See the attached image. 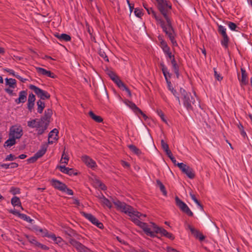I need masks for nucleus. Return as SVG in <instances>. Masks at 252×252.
Masks as SVG:
<instances>
[{"label": "nucleus", "instance_id": "1", "mask_svg": "<svg viewBox=\"0 0 252 252\" xmlns=\"http://www.w3.org/2000/svg\"><path fill=\"white\" fill-rule=\"evenodd\" d=\"M180 93L183 99L184 105L188 110H193V106L199 105L198 99L196 98L195 100L190 93L187 92L182 88L180 89Z\"/></svg>", "mask_w": 252, "mask_h": 252}, {"label": "nucleus", "instance_id": "2", "mask_svg": "<svg viewBox=\"0 0 252 252\" xmlns=\"http://www.w3.org/2000/svg\"><path fill=\"white\" fill-rule=\"evenodd\" d=\"M167 24L165 25L164 22L161 19L159 22L163 31L167 35L173 46H177V43L175 39L176 35L174 30L172 26L170 19H166Z\"/></svg>", "mask_w": 252, "mask_h": 252}, {"label": "nucleus", "instance_id": "3", "mask_svg": "<svg viewBox=\"0 0 252 252\" xmlns=\"http://www.w3.org/2000/svg\"><path fill=\"white\" fill-rule=\"evenodd\" d=\"M157 7L165 19H170L168 14L172 8V5L166 0H156Z\"/></svg>", "mask_w": 252, "mask_h": 252}, {"label": "nucleus", "instance_id": "4", "mask_svg": "<svg viewBox=\"0 0 252 252\" xmlns=\"http://www.w3.org/2000/svg\"><path fill=\"white\" fill-rule=\"evenodd\" d=\"M52 114L53 112L51 109H47L45 111L44 115L39 119L40 123H41L43 126L41 128L36 129L38 135L42 134L47 129Z\"/></svg>", "mask_w": 252, "mask_h": 252}, {"label": "nucleus", "instance_id": "5", "mask_svg": "<svg viewBox=\"0 0 252 252\" xmlns=\"http://www.w3.org/2000/svg\"><path fill=\"white\" fill-rule=\"evenodd\" d=\"M113 202L116 206L118 210H120L122 212L127 214L129 216L132 214L133 207L129 205L126 204L125 202H121L117 199L113 200Z\"/></svg>", "mask_w": 252, "mask_h": 252}, {"label": "nucleus", "instance_id": "6", "mask_svg": "<svg viewBox=\"0 0 252 252\" xmlns=\"http://www.w3.org/2000/svg\"><path fill=\"white\" fill-rule=\"evenodd\" d=\"M177 166L189 179H192L195 178V174L193 169L189 165L184 163H178Z\"/></svg>", "mask_w": 252, "mask_h": 252}, {"label": "nucleus", "instance_id": "7", "mask_svg": "<svg viewBox=\"0 0 252 252\" xmlns=\"http://www.w3.org/2000/svg\"><path fill=\"white\" fill-rule=\"evenodd\" d=\"M29 88L34 91L37 96L40 98L39 100H44L46 99H49L50 98V94L46 91H44L39 88L33 85H30Z\"/></svg>", "mask_w": 252, "mask_h": 252}, {"label": "nucleus", "instance_id": "8", "mask_svg": "<svg viewBox=\"0 0 252 252\" xmlns=\"http://www.w3.org/2000/svg\"><path fill=\"white\" fill-rule=\"evenodd\" d=\"M133 222L142 228L147 235L151 237H154L156 236L155 234H154V230L153 231L151 230V229L149 228L147 223L142 222L139 220L136 219H133Z\"/></svg>", "mask_w": 252, "mask_h": 252}, {"label": "nucleus", "instance_id": "9", "mask_svg": "<svg viewBox=\"0 0 252 252\" xmlns=\"http://www.w3.org/2000/svg\"><path fill=\"white\" fill-rule=\"evenodd\" d=\"M175 201L176 205L181 209V210L187 214L189 216H193V213L190 211L187 204L182 201L178 196L175 197Z\"/></svg>", "mask_w": 252, "mask_h": 252}, {"label": "nucleus", "instance_id": "10", "mask_svg": "<svg viewBox=\"0 0 252 252\" xmlns=\"http://www.w3.org/2000/svg\"><path fill=\"white\" fill-rule=\"evenodd\" d=\"M81 214L99 228L102 229L103 228V224L101 222H99L98 220L91 214L87 213L84 212H81Z\"/></svg>", "mask_w": 252, "mask_h": 252}, {"label": "nucleus", "instance_id": "11", "mask_svg": "<svg viewBox=\"0 0 252 252\" xmlns=\"http://www.w3.org/2000/svg\"><path fill=\"white\" fill-rule=\"evenodd\" d=\"M23 134V130L20 126H12L10 128L9 136H12L15 139H19Z\"/></svg>", "mask_w": 252, "mask_h": 252}, {"label": "nucleus", "instance_id": "12", "mask_svg": "<svg viewBox=\"0 0 252 252\" xmlns=\"http://www.w3.org/2000/svg\"><path fill=\"white\" fill-rule=\"evenodd\" d=\"M143 139L147 148L149 149H152L153 147L155 148L152 137L148 131L144 133Z\"/></svg>", "mask_w": 252, "mask_h": 252}, {"label": "nucleus", "instance_id": "13", "mask_svg": "<svg viewBox=\"0 0 252 252\" xmlns=\"http://www.w3.org/2000/svg\"><path fill=\"white\" fill-rule=\"evenodd\" d=\"M51 182L52 186L55 189L62 191H65L66 185L65 184L56 179H52Z\"/></svg>", "mask_w": 252, "mask_h": 252}, {"label": "nucleus", "instance_id": "14", "mask_svg": "<svg viewBox=\"0 0 252 252\" xmlns=\"http://www.w3.org/2000/svg\"><path fill=\"white\" fill-rule=\"evenodd\" d=\"M69 242L71 245L76 248L80 252H87V248L75 239L70 238L69 239Z\"/></svg>", "mask_w": 252, "mask_h": 252}, {"label": "nucleus", "instance_id": "15", "mask_svg": "<svg viewBox=\"0 0 252 252\" xmlns=\"http://www.w3.org/2000/svg\"><path fill=\"white\" fill-rule=\"evenodd\" d=\"M82 160L89 167L94 168L96 166L95 162L88 156H82Z\"/></svg>", "mask_w": 252, "mask_h": 252}, {"label": "nucleus", "instance_id": "16", "mask_svg": "<svg viewBox=\"0 0 252 252\" xmlns=\"http://www.w3.org/2000/svg\"><path fill=\"white\" fill-rule=\"evenodd\" d=\"M188 228L190 230L191 234L197 239L202 241L205 239V237L198 230L195 229L190 225H188Z\"/></svg>", "mask_w": 252, "mask_h": 252}, {"label": "nucleus", "instance_id": "17", "mask_svg": "<svg viewBox=\"0 0 252 252\" xmlns=\"http://www.w3.org/2000/svg\"><path fill=\"white\" fill-rule=\"evenodd\" d=\"M36 70L37 72L40 74L47 76L52 78H55L56 77V75H55L54 73L51 71L47 70L44 68L37 67H36Z\"/></svg>", "mask_w": 252, "mask_h": 252}, {"label": "nucleus", "instance_id": "18", "mask_svg": "<svg viewBox=\"0 0 252 252\" xmlns=\"http://www.w3.org/2000/svg\"><path fill=\"white\" fill-rule=\"evenodd\" d=\"M154 230V234L155 233H159L161 236H166L168 232H167L165 229L158 226L155 223L151 222V223Z\"/></svg>", "mask_w": 252, "mask_h": 252}, {"label": "nucleus", "instance_id": "19", "mask_svg": "<svg viewBox=\"0 0 252 252\" xmlns=\"http://www.w3.org/2000/svg\"><path fill=\"white\" fill-rule=\"evenodd\" d=\"M37 119H35L28 121L27 122L28 126L31 128H36L37 129L41 128L43 126L40 123L39 120L38 121H37Z\"/></svg>", "mask_w": 252, "mask_h": 252}, {"label": "nucleus", "instance_id": "20", "mask_svg": "<svg viewBox=\"0 0 252 252\" xmlns=\"http://www.w3.org/2000/svg\"><path fill=\"white\" fill-rule=\"evenodd\" d=\"M124 102L132 109L135 114L138 115L139 113H142V111L132 101L128 100H126Z\"/></svg>", "mask_w": 252, "mask_h": 252}, {"label": "nucleus", "instance_id": "21", "mask_svg": "<svg viewBox=\"0 0 252 252\" xmlns=\"http://www.w3.org/2000/svg\"><path fill=\"white\" fill-rule=\"evenodd\" d=\"M124 102L132 109L135 114L138 115L139 113H142V111L132 101L128 100H126Z\"/></svg>", "mask_w": 252, "mask_h": 252}, {"label": "nucleus", "instance_id": "22", "mask_svg": "<svg viewBox=\"0 0 252 252\" xmlns=\"http://www.w3.org/2000/svg\"><path fill=\"white\" fill-rule=\"evenodd\" d=\"M206 225L207 228L212 231L213 233H218L219 228L217 226L216 223L211 220H207Z\"/></svg>", "mask_w": 252, "mask_h": 252}, {"label": "nucleus", "instance_id": "23", "mask_svg": "<svg viewBox=\"0 0 252 252\" xmlns=\"http://www.w3.org/2000/svg\"><path fill=\"white\" fill-rule=\"evenodd\" d=\"M27 91H22L19 93V97L15 99V102L17 104L24 103L27 100Z\"/></svg>", "mask_w": 252, "mask_h": 252}, {"label": "nucleus", "instance_id": "24", "mask_svg": "<svg viewBox=\"0 0 252 252\" xmlns=\"http://www.w3.org/2000/svg\"><path fill=\"white\" fill-rule=\"evenodd\" d=\"M59 133L58 130L56 128H54L52 131H51L48 135V143L50 144H52L54 142L53 140H51L50 139L52 138L53 140H58V134Z\"/></svg>", "mask_w": 252, "mask_h": 252}, {"label": "nucleus", "instance_id": "25", "mask_svg": "<svg viewBox=\"0 0 252 252\" xmlns=\"http://www.w3.org/2000/svg\"><path fill=\"white\" fill-rule=\"evenodd\" d=\"M132 214L129 215V217H130L131 220L133 222V219L134 220H138V219H140L141 217H146V215H143L141 213L135 210L133 208L132 211H131Z\"/></svg>", "mask_w": 252, "mask_h": 252}, {"label": "nucleus", "instance_id": "26", "mask_svg": "<svg viewBox=\"0 0 252 252\" xmlns=\"http://www.w3.org/2000/svg\"><path fill=\"white\" fill-rule=\"evenodd\" d=\"M54 35L60 41H69L71 40L70 36L65 33L60 34L58 32H56L54 33Z\"/></svg>", "mask_w": 252, "mask_h": 252}, {"label": "nucleus", "instance_id": "27", "mask_svg": "<svg viewBox=\"0 0 252 252\" xmlns=\"http://www.w3.org/2000/svg\"><path fill=\"white\" fill-rule=\"evenodd\" d=\"M171 63L172 64L173 71L176 74V77L179 78L180 76L179 66L178 65L175 58L172 59V61H171Z\"/></svg>", "mask_w": 252, "mask_h": 252}, {"label": "nucleus", "instance_id": "28", "mask_svg": "<svg viewBox=\"0 0 252 252\" xmlns=\"http://www.w3.org/2000/svg\"><path fill=\"white\" fill-rule=\"evenodd\" d=\"M32 230L35 232H40V233H42V237H48L50 234L48 232L47 230L40 228L37 225H33L32 226Z\"/></svg>", "mask_w": 252, "mask_h": 252}, {"label": "nucleus", "instance_id": "29", "mask_svg": "<svg viewBox=\"0 0 252 252\" xmlns=\"http://www.w3.org/2000/svg\"><path fill=\"white\" fill-rule=\"evenodd\" d=\"M47 149V145L46 144L41 146V149L38 150L34 155L39 158L42 157L46 153Z\"/></svg>", "mask_w": 252, "mask_h": 252}, {"label": "nucleus", "instance_id": "30", "mask_svg": "<svg viewBox=\"0 0 252 252\" xmlns=\"http://www.w3.org/2000/svg\"><path fill=\"white\" fill-rule=\"evenodd\" d=\"M146 9L148 12V13L149 14H152V16L155 18V19L157 21H159L161 19V18L160 17V16L159 15H158L157 14V13L153 10V9L151 7V8H146Z\"/></svg>", "mask_w": 252, "mask_h": 252}, {"label": "nucleus", "instance_id": "31", "mask_svg": "<svg viewBox=\"0 0 252 252\" xmlns=\"http://www.w3.org/2000/svg\"><path fill=\"white\" fill-rule=\"evenodd\" d=\"M5 80L6 85H8L9 87L13 89L16 87V80L15 79L12 78H6Z\"/></svg>", "mask_w": 252, "mask_h": 252}, {"label": "nucleus", "instance_id": "32", "mask_svg": "<svg viewBox=\"0 0 252 252\" xmlns=\"http://www.w3.org/2000/svg\"><path fill=\"white\" fill-rule=\"evenodd\" d=\"M242 78L240 82L242 85H246L248 83L247 74L244 68H241Z\"/></svg>", "mask_w": 252, "mask_h": 252}, {"label": "nucleus", "instance_id": "33", "mask_svg": "<svg viewBox=\"0 0 252 252\" xmlns=\"http://www.w3.org/2000/svg\"><path fill=\"white\" fill-rule=\"evenodd\" d=\"M9 137V139H7L4 144V147H11L16 144V139L12 136Z\"/></svg>", "mask_w": 252, "mask_h": 252}, {"label": "nucleus", "instance_id": "34", "mask_svg": "<svg viewBox=\"0 0 252 252\" xmlns=\"http://www.w3.org/2000/svg\"><path fill=\"white\" fill-rule=\"evenodd\" d=\"M90 117L97 123H101L103 122V119L99 116L95 115L92 111L89 112Z\"/></svg>", "mask_w": 252, "mask_h": 252}, {"label": "nucleus", "instance_id": "35", "mask_svg": "<svg viewBox=\"0 0 252 252\" xmlns=\"http://www.w3.org/2000/svg\"><path fill=\"white\" fill-rule=\"evenodd\" d=\"M157 185L159 188L160 191L164 196H167V191L164 185L159 180H157Z\"/></svg>", "mask_w": 252, "mask_h": 252}, {"label": "nucleus", "instance_id": "36", "mask_svg": "<svg viewBox=\"0 0 252 252\" xmlns=\"http://www.w3.org/2000/svg\"><path fill=\"white\" fill-rule=\"evenodd\" d=\"M37 112L39 114H41L43 112L44 108L45 107V104L41 100H38L37 101Z\"/></svg>", "mask_w": 252, "mask_h": 252}, {"label": "nucleus", "instance_id": "37", "mask_svg": "<svg viewBox=\"0 0 252 252\" xmlns=\"http://www.w3.org/2000/svg\"><path fill=\"white\" fill-rule=\"evenodd\" d=\"M11 202L12 205L14 206H20L22 209H23V207L21 206V202L20 201V198L18 197H13V198H12Z\"/></svg>", "mask_w": 252, "mask_h": 252}, {"label": "nucleus", "instance_id": "38", "mask_svg": "<svg viewBox=\"0 0 252 252\" xmlns=\"http://www.w3.org/2000/svg\"><path fill=\"white\" fill-rule=\"evenodd\" d=\"M102 197H100L101 203H102L104 205H105L107 207L111 208L112 207V205L110 201L107 198L105 197L103 195H102Z\"/></svg>", "mask_w": 252, "mask_h": 252}, {"label": "nucleus", "instance_id": "39", "mask_svg": "<svg viewBox=\"0 0 252 252\" xmlns=\"http://www.w3.org/2000/svg\"><path fill=\"white\" fill-rule=\"evenodd\" d=\"M48 238H51L57 244L60 243L63 241L61 237H57L53 233H50Z\"/></svg>", "mask_w": 252, "mask_h": 252}, {"label": "nucleus", "instance_id": "40", "mask_svg": "<svg viewBox=\"0 0 252 252\" xmlns=\"http://www.w3.org/2000/svg\"><path fill=\"white\" fill-rule=\"evenodd\" d=\"M129 149L137 155H139L141 154L140 150L133 145H129L128 146Z\"/></svg>", "mask_w": 252, "mask_h": 252}, {"label": "nucleus", "instance_id": "41", "mask_svg": "<svg viewBox=\"0 0 252 252\" xmlns=\"http://www.w3.org/2000/svg\"><path fill=\"white\" fill-rule=\"evenodd\" d=\"M229 41V39L228 37H223L221 40V44L222 46L224 47L225 49H227L228 48Z\"/></svg>", "mask_w": 252, "mask_h": 252}, {"label": "nucleus", "instance_id": "42", "mask_svg": "<svg viewBox=\"0 0 252 252\" xmlns=\"http://www.w3.org/2000/svg\"><path fill=\"white\" fill-rule=\"evenodd\" d=\"M25 236L31 243L37 246L38 242L35 240V237L25 234Z\"/></svg>", "mask_w": 252, "mask_h": 252}, {"label": "nucleus", "instance_id": "43", "mask_svg": "<svg viewBox=\"0 0 252 252\" xmlns=\"http://www.w3.org/2000/svg\"><path fill=\"white\" fill-rule=\"evenodd\" d=\"M113 81L117 84L118 87L121 89L124 86L125 84L120 80L119 77L117 76Z\"/></svg>", "mask_w": 252, "mask_h": 252}, {"label": "nucleus", "instance_id": "44", "mask_svg": "<svg viewBox=\"0 0 252 252\" xmlns=\"http://www.w3.org/2000/svg\"><path fill=\"white\" fill-rule=\"evenodd\" d=\"M98 54H99V56L102 59H103L105 61L109 62L108 57H107V56L106 55V53H105V52L103 50L100 49L99 50V51H98Z\"/></svg>", "mask_w": 252, "mask_h": 252}, {"label": "nucleus", "instance_id": "45", "mask_svg": "<svg viewBox=\"0 0 252 252\" xmlns=\"http://www.w3.org/2000/svg\"><path fill=\"white\" fill-rule=\"evenodd\" d=\"M161 146L165 152L169 150L168 145L163 139L161 140Z\"/></svg>", "mask_w": 252, "mask_h": 252}, {"label": "nucleus", "instance_id": "46", "mask_svg": "<svg viewBox=\"0 0 252 252\" xmlns=\"http://www.w3.org/2000/svg\"><path fill=\"white\" fill-rule=\"evenodd\" d=\"M160 66L161 67V70L162 71L164 76L166 77V73H168L167 68L165 66L163 62L160 63Z\"/></svg>", "mask_w": 252, "mask_h": 252}, {"label": "nucleus", "instance_id": "47", "mask_svg": "<svg viewBox=\"0 0 252 252\" xmlns=\"http://www.w3.org/2000/svg\"><path fill=\"white\" fill-rule=\"evenodd\" d=\"M228 25L229 27V28L232 30V31H238V30L236 29L237 28H238L236 24H235L233 22H229L228 23Z\"/></svg>", "mask_w": 252, "mask_h": 252}, {"label": "nucleus", "instance_id": "48", "mask_svg": "<svg viewBox=\"0 0 252 252\" xmlns=\"http://www.w3.org/2000/svg\"><path fill=\"white\" fill-rule=\"evenodd\" d=\"M17 158L14 155L10 154V155L6 156L4 159L5 161H13L16 159Z\"/></svg>", "mask_w": 252, "mask_h": 252}, {"label": "nucleus", "instance_id": "49", "mask_svg": "<svg viewBox=\"0 0 252 252\" xmlns=\"http://www.w3.org/2000/svg\"><path fill=\"white\" fill-rule=\"evenodd\" d=\"M10 192L14 195L19 194L20 193V189L14 187L11 188Z\"/></svg>", "mask_w": 252, "mask_h": 252}, {"label": "nucleus", "instance_id": "50", "mask_svg": "<svg viewBox=\"0 0 252 252\" xmlns=\"http://www.w3.org/2000/svg\"><path fill=\"white\" fill-rule=\"evenodd\" d=\"M134 12L137 17L140 18L143 15L141 9H140L137 8H135Z\"/></svg>", "mask_w": 252, "mask_h": 252}, {"label": "nucleus", "instance_id": "51", "mask_svg": "<svg viewBox=\"0 0 252 252\" xmlns=\"http://www.w3.org/2000/svg\"><path fill=\"white\" fill-rule=\"evenodd\" d=\"M171 76V74L168 72V73H166V77L164 76L165 79L167 83L168 87L169 89H170L171 82L169 80L168 77L170 78Z\"/></svg>", "mask_w": 252, "mask_h": 252}, {"label": "nucleus", "instance_id": "52", "mask_svg": "<svg viewBox=\"0 0 252 252\" xmlns=\"http://www.w3.org/2000/svg\"><path fill=\"white\" fill-rule=\"evenodd\" d=\"M63 159H64V161H63L62 163H64L67 164L68 160H69V158H68V156L65 154L64 151H63V153L62 155V159L61 161H62Z\"/></svg>", "mask_w": 252, "mask_h": 252}, {"label": "nucleus", "instance_id": "53", "mask_svg": "<svg viewBox=\"0 0 252 252\" xmlns=\"http://www.w3.org/2000/svg\"><path fill=\"white\" fill-rule=\"evenodd\" d=\"M107 74L110 78L113 81L118 76L113 71H108Z\"/></svg>", "mask_w": 252, "mask_h": 252}, {"label": "nucleus", "instance_id": "54", "mask_svg": "<svg viewBox=\"0 0 252 252\" xmlns=\"http://www.w3.org/2000/svg\"><path fill=\"white\" fill-rule=\"evenodd\" d=\"M58 167L60 169V170L62 172H63V173L67 174V171H68L69 167H66L65 166H59Z\"/></svg>", "mask_w": 252, "mask_h": 252}, {"label": "nucleus", "instance_id": "55", "mask_svg": "<svg viewBox=\"0 0 252 252\" xmlns=\"http://www.w3.org/2000/svg\"><path fill=\"white\" fill-rule=\"evenodd\" d=\"M68 175L71 176V175H77L78 174V173L76 172L74 169L73 168H68L67 171V174Z\"/></svg>", "mask_w": 252, "mask_h": 252}, {"label": "nucleus", "instance_id": "56", "mask_svg": "<svg viewBox=\"0 0 252 252\" xmlns=\"http://www.w3.org/2000/svg\"><path fill=\"white\" fill-rule=\"evenodd\" d=\"M28 109L30 112H32V109H33L34 102H28Z\"/></svg>", "mask_w": 252, "mask_h": 252}, {"label": "nucleus", "instance_id": "57", "mask_svg": "<svg viewBox=\"0 0 252 252\" xmlns=\"http://www.w3.org/2000/svg\"><path fill=\"white\" fill-rule=\"evenodd\" d=\"M38 158L34 155L33 157L28 159V162L29 163H34L35 162Z\"/></svg>", "mask_w": 252, "mask_h": 252}, {"label": "nucleus", "instance_id": "58", "mask_svg": "<svg viewBox=\"0 0 252 252\" xmlns=\"http://www.w3.org/2000/svg\"><path fill=\"white\" fill-rule=\"evenodd\" d=\"M35 100V95L32 93L30 94L28 97V101L34 102Z\"/></svg>", "mask_w": 252, "mask_h": 252}, {"label": "nucleus", "instance_id": "59", "mask_svg": "<svg viewBox=\"0 0 252 252\" xmlns=\"http://www.w3.org/2000/svg\"><path fill=\"white\" fill-rule=\"evenodd\" d=\"M214 75L215 78L219 81H220L222 79V77H221L219 74H218L215 68H214Z\"/></svg>", "mask_w": 252, "mask_h": 252}, {"label": "nucleus", "instance_id": "60", "mask_svg": "<svg viewBox=\"0 0 252 252\" xmlns=\"http://www.w3.org/2000/svg\"><path fill=\"white\" fill-rule=\"evenodd\" d=\"M218 32L221 34L226 32V29L224 28V27H223L221 25L218 26Z\"/></svg>", "mask_w": 252, "mask_h": 252}, {"label": "nucleus", "instance_id": "61", "mask_svg": "<svg viewBox=\"0 0 252 252\" xmlns=\"http://www.w3.org/2000/svg\"><path fill=\"white\" fill-rule=\"evenodd\" d=\"M5 91L11 96H16V93H14L13 91L9 88H5Z\"/></svg>", "mask_w": 252, "mask_h": 252}, {"label": "nucleus", "instance_id": "62", "mask_svg": "<svg viewBox=\"0 0 252 252\" xmlns=\"http://www.w3.org/2000/svg\"><path fill=\"white\" fill-rule=\"evenodd\" d=\"M157 112H158V115L161 118V120L163 122H166V120L164 118V113H163V112L161 110H158Z\"/></svg>", "mask_w": 252, "mask_h": 252}, {"label": "nucleus", "instance_id": "63", "mask_svg": "<svg viewBox=\"0 0 252 252\" xmlns=\"http://www.w3.org/2000/svg\"><path fill=\"white\" fill-rule=\"evenodd\" d=\"M170 89H169V90H170L171 91V92L172 93V94L176 96V99H177V100L179 101V102L180 103V98L179 96H176V94H177V92L175 90H174L173 89V88L172 87V85L171 84V86H170Z\"/></svg>", "mask_w": 252, "mask_h": 252}, {"label": "nucleus", "instance_id": "64", "mask_svg": "<svg viewBox=\"0 0 252 252\" xmlns=\"http://www.w3.org/2000/svg\"><path fill=\"white\" fill-rule=\"evenodd\" d=\"M123 91H126L128 94V96H131V92H130V91L129 90V89L126 86V85L125 84L124 85V86L123 87V88L121 89Z\"/></svg>", "mask_w": 252, "mask_h": 252}]
</instances>
